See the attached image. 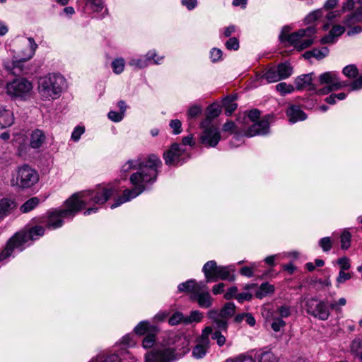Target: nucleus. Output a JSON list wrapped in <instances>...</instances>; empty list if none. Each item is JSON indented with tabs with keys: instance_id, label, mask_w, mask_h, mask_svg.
I'll return each instance as SVG.
<instances>
[{
	"instance_id": "13d9d810",
	"label": "nucleus",
	"mask_w": 362,
	"mask_h": 362,
	"mask_svg": "<svg viewBox=\"0 0 362 362\" xmlns=\"http://www.w3.org/2000/svg\"><path fill=\"white\" fill-rule=\"evenodd\" d=\"M85 129L83 127L77 126L74 128L72 134L71 139L74 141H78L81 137V136L84 133Z\"/></svg>"
},
{
	"instance_id": "473e14b6",
	"label": "nucleus",
	"mask_w": 362,
	"mask_h": 362,
	"mask_svg": "<svg viewBox=\"0 0 362 362\" xmlns=\"http://www.w3.org/2000/svg\"><path fill=\"white\" fill-rule=\"evenodd\" d=\"M203 318V314L199 310L192 311L189 315H182V324H192L200 322Z\"/></svg>"
},
{
	"instance_id": "a19ab883",
	"label": "nucleus",
	"mask_w": 362,
	"mask_h": 362,
	"mask_svg": "<svg viewBox=\"0 0 362 362\" xmlns=\"http://www.w3.org/2000/svg\"><path fill=\"white\" fill-rule=\"evenodd\" d=\"M294 89L295 88L291 84H287L285 82H281L276 86V90L282 95L293 93Z\"/></svg>"
},
{
	"instance_id": "4d7b16f0",
	"label": "nucleus",
	"mask_w": 362,
	"mask_h": 362,
	"mask_svg": "<svg viewBox=\"0 0 362 362\" xmlns=\"http://www.w3.org/2000/svg\"><path fill=\"white\" fill-rule=\"evenodd\" d=\"M351 90L362 89V74L359 75L354 81L349 84Z\"/></svg>"
},
{
	"instance_id": "0e129e2a",
	"label": "nucleus",
	"mask_w": 362,
	"mask_h": 362,
	"mask_svg": "<svg viewBox=\"0 0 362 362\" xmlns=\"http://www.w3.org/2000/svg\"><path fill=\"white\" fill-rule=\"evenodd\" d=\"M211 61L215 62L221 59L222 57V51L218 48H213L210 53Z\"/></svg>"
},
{
	"instance_id": "680f3d73",
	"label": "nucleus",
	"mask_w": 362,
	"mask_h": 362,
	"mask_svg": "<svg viewBox=\"0 0 362 362\" xmlns=\"http://www.w3.org/2000/svg\"><path fill=\"white\" fill-rule=\"evenodd\" d=\"M345 32V28L344 26L340 25H335L332 27L329 33L334 35L336 38L341 35H342Z\"/></svg>"
},
{
	"instance_id": "052dcab7",
	"label": "nucleus",
	"mask_w": 362,
	"mask_h": 362,
	"mask_svg": "<svg viewBox=\"0 0 362 362\" xmlns=\"http://www.w3.org/2000/svg\"><path fill=\"white\" fill-rule=\"evenodd\" d=\"M123 117H124L123 112L110 111L108 113V118L115 122H120L123 119Z\"/></svg>"
},
{
	"instance_id": "e2e57ef3",
	"label": "nucleus",
	"mask_w": 362,
	"mask_h": 362,
	"mask_svg": "<svg viewBox=\"0 0 362 362\" xmlns=\"http://www.w3.org/2000/svg\"><path fill=\"white\" fill-rule=\"evenodd\" d=\"M237 127L233 121L226 122L223 126V130L226 132L233 134L235 132Z\"/></svg>"
},
{
	"instance_id": "9b49d317",
	"label": "nucleus",
	"mask_w": 362,
	"mask_h": 362,
	"mask_svg": "<svg viewBox=\"0 0 362 362\" xmlns=\"http://www.w3.org/2000/svg\"><path fill=\"white\" fill-rule=\"evenodd\" d=\"M212 333V327H206L201 336L197 339V344L192 351V356L197 360L204 358L210 349L209 335Z\"/></svg>"
},
{
	"instance_id": "4c0bfd02",
	"label": "nucleus",
	"mask_w": 362,
	"mask_h": 362,
	"mask_svg": "<svg viewBox=\"0 0 362 362\" xmlns=\"http://www.w3.org/2000/svg\"><path fill=\"white\" fill-rule=\"evenodd\" d=\"M343 74L349 79H354L358 75V69L355 64L346 66L342 70Z\"/></svg>"
},
{
	"instance_id": "3c124183",
	"label": "nucleus",
	"mask_w": 362,
	"mask_h": 362,
	"mask_svg": "<svg viewBox=\"0 0 362 362\" xmlns=\"http://www.w3.org/2000/svg\"><path fill=\"white\" fill-rule=\"evenodd\" d=\"M257 265L255 263H252L250 267H243L240 270V274L242 276H245L247 277H252L254 276V271Z\"/></svg>"
},
{
	"instance_id": "0eeeda50",
	"label": "nucleus",
	"mask_w": 362,
	"mask_h": 362,
	"mask_svg": "<svg viewBox=\"0 0 362 362\" xmlns=\"http://www.w3.org/2000/svg\"><path fill=\"white\" fill-rule=\"evenodd\" d=\"M113 194L111 187H99L94 190L81 192L73 194L81 205V209L86 205L105 204Z\"/></svg>"
},
{
	"instance_id": "dca6fc26",
	"label": "nucleus",
	"mask_w": 362,
	"mask_h": 362,
	"mask_svg": "<svg viewBox=\"0 0 362 362\" xmlns=\"http://www.w3.org/2000/svg\"><path fill=\"white\" fill-rule=\"evenodd\" d=\"M272 119L270 115H267L261 120L254 123L248 128L245 132V135L249 137L255 136L256 135H264L269 132V120Z\"/></svg>"
},
{
	"instance_id": "58836bf2",
	"label": "nucleus",
	"mask_w": 362,
	"mask_h": 362,
	"mask_svg": "<svg viewBox=\"0 0 362 362\" xmlns=\"http://www.w3.org/2000/svg\"><path fill=\"white\" fill-rule=\"evenodd\" d=\"M351 235L348 230H344L340 236L341 247L347 250L351 245Z\"/></svg>"
},
{
	"instance_id": "b1692460",
	"label": "nucleus",
	"mask_w": 362,
	"mask_h": 362,
	"mask_svg": "<svg viewBox=\"0 0 362 362\" xmlns=\"http://www.w3.org/2000/svg\"><path fill=\"white\" fill-rule=\"evenodd\" d=\"M16 207L17 204L13 199L9 198L0 199V219L7 216Z\"/></svg>"
},
{
	"instance_id": "c03bdc74",
	"label": "nucleus",
	"mask_w": 362,
	"mask_h": 362,
	"mask_svg": "<svg viewBox=\"0 0 362 362\" xmlns=\"http://www.w3.org/2000/svg\"><path fill=\"white\" fill-rule=\"evenodd\" d=\"M214 328L212 327L211 338L216 341V344L218 346H223L226 341V337L221 333L219 330H215L213 332Z\"/></svg>"
},
{
	"instance_id": "423d86ee",
	"label": "nucleus",
	"mask_w": 362,
	"mask_h": 362,
	"mask_svg": "<svg viewBox=\"0 0 362 362\" xmlns=\"http://www.w3.org/2000/svg\"><path fill=\"white\" fill-rule=\"evenodd\" d=\"M182 291L189 293V298L197 301L201 308H208L212 305L213 299L204 281L197 282L191 279L182 283Z\"/></svg>"
},
{
	"instance_id": "7c9ffc66",
	"label": "nucleus",
	"mask_w": 362,
	"mask_h": 362,
	"mask_svg": "<svg viewBox=\"0 0 362 362\" xmlns=\"http://www.w3.org/2000/svg\"><path fill=\"white\" fill-rule=\"evenodd\" d=\"M258 362H279V358L270 351H262L255 356Z\"/></svg>"
},
{
	"instance_id": "9d476101",
	"label": "nucleus",
	"mask_w": 362,
	"mask_h": 362,
	"mask_svg": "<svg viewBox=\"0 0 362 362\" xmlns=\"http://www.w3.org/2000/svg\"><path fill=\"white\" fill-rule=\"evenodd\" d=\"M318 81V85H325V87L317 90L318 95H326L333 90H337L348 86L346 82L339 79L338 74L335 71H327L320 74Z\"/></svg>"
},
{
	"instance_id": "603ef678",
	"label": "nucleus",
	"mask_w": 362,
	"mask_h": 362,
	"mask_svg": "<svg viewBox=\"0 0 362 362\" xmlns=\"http://www.w3.org/2000/svg\"><path fill=\"white\" fill-rule=\"evenodd\" d=\"M226 362H256L255 359L250 355L243 354L235 358L227 359Z\"/></svg>"
},
{
	"instance_id": "49530a36",
	"label": "nucleus",
	"mask_w": 362,
	"mask_h": 362,
	"mask_svg": "<svg viewBox=\"0 0 362 362\" xmlns=\"http://www.w3.org/2000/svg\"><path fill=\"white\" fill-rule=\"evenodd\" d=\"M286 326V322L281 317H273L272 322L271 325L272 329L274 332H279Z\"/></svg>"
},
{
	"instance_id": "ddd939ff",
	"label": "nucleus",
	"mask_w": 362,
	"mask_h": 362,
	"mask_svg": "<svg viewBox=\"0 0 362 362\" xmlns=\"http://www.w3.org/2000/svg\"><path fill=\"white\" fill-rule=\"evenodd\" d=\"M176 359L175 349L172 347L153 349L145 356V362H173Z\"/></svg>"
},
{
	"instance_id": "f03ea898",
	"label": "nucleus",
	"mask_w": 362,
	"mask_h": 362,
	"mask_svg": "<svg viewBox=\"0 0 362 362\" xmlns=\"http://www.w3.org/2000/svg\"><path fill=\"white\" fill-rule=\"evenodd\" d=\"M45 233V228L40 226L31 228L28 232L16 233L7 243L5 248L0 250V260H4L11 255L15 249L22 251L32 241L41 237Z\"/></svg>"
},
{
	"instance_id": "bb28decb",
	"label": "nucleus",
	"mask_w": 362,
	"mask_h": 362,
	"mask_svg": "<svg viewBox=\"0 0 362 362\" xmlns=\"http://www.w3.org/2000/svg\"><path fill=\"white\" fill-rule=\"evenodd\" d=\"M206 115L203 120H208L209 124H215L213 119L218 117L221 112V107L217 103L208 106L206 110Z\"/></svg>"
},
{
	"instance_id": "2f4dec72",
	"label": "nucleus",
	"mask_w": 362,
	"mask_h": 362,
	"mask_svg": "<svg viewBox=\"0 0 362 362\" xmlns=\"http://www.w3.org/2000/svg\"><path fill=\"white\" fill-rule=\"evenodd\" d=\"M362 22V8L357 9L354 13L346 16L344 21L346 26H351L356 23Z\"/></svg>"
},
{
	"instance_id": "6ab92c4d",
	"label": "nucleus",
	"mask_w": 362,
	"mask_h": 362,
	"mask_svg": "<svg viewBox=\"0 0 362 362\" xmlns=\"http://www.w3.org/2000/svg\"><path fill=\"white\" fill-rule=\"evenodd\" d=\"M218 267L215 261L211 260L207 262L202 268V272L204 274L206 284L209 282L217 281V272Z\"/></svg>"
},
{
	"instance_id": "c9c22d12",
	"label": "nucleus",
	"mask_w": 362,
	"mask_h": 362,
	"mask_svg": "<svg viewBox=\"0 0 362 362\" xmlns=\"http://www.w3.org/2000/svg\"><path fill=\"white\" fill-rule=\"evenodd\" d=\"M223 105L225 107V114L228 116L231 115L238 107L237 103H234V98L229 96L223 100Z\"/></svg>"
},
{
	"instance_id": "5fc2aeb1",
	"label": "nucleus",
	"mask_w": 362,
	"mask_h": 362,
	"mask_svg": "<svg viewBox=\"0 0 362 362\" xmlns=\"http://www.w3.org/2000/svg\"><path fill=\"white\" fill-rule=\"evenodd\" d=\"M276 312L279 315L281 319L283 317H288L291 314V308L287 305L279 306Z\"/></svg>"
},
{
	"instance_id": "f8f14e48",
	"label": "nucleus",
	"mask_w": 362,
	"mask_h": 362,
	"mask_svg": "<svg viewBox=\"0 0 362 362\" xmlns=\"http://www.w3.org/2000/svg\"><path fill=\"white\" fill-rule=\"evenodd\" d=\"M33 89L32 83L25 78H16L7 83L6 93L12 97L25 98Z\"/></svg>"
},
{
	"instance_id": "69168bd1",
	"label": "nucleus",
	"mask_w": 362,
	"mask_h": 362,
	"mask_svg": "<svg viewBox=\"0 0 362 362\" xmlns=\"http://www.w3.org/2000/svg\"><path fill=\"white\" fill-rule=\"evenodd\" d=\"M337 262L341 267V271L348 270L351 267L349 259L345 257L339 258Z\"/></svg>"
},
{
	"instance_id": "338daca9",
	"label": "nucleus",
	"mask_w": 362,
	"mask_h": 362,
	"mask_svg": "<svg viewBox=\"0 0 362 362\" xmlns=\"http://www.w3.org/2000/svg\"><path fill=\"white\" fill-rule=\"evenodd\" d=\"M252 294L248 292H243L237 294L235 296V298L238 300V302L243 303L245 300L249 301L252 299Z\"/></svg>"
},
{
	"instance_id": "8fccbe9b",
	"label": "nucleus",
	"mask_w": 362,
	"mask_h": 362,
	"mask_svg": "<svg viewBox=\"0 0 362 362\" xmlns=\"http://www.w3.org/2000/svg\"><path fill=\"white\" fill-rule=\"evenodd\" d=\"M329 53V49L327 47H322L320 49H313V56L320 60L325 58Z\"/></svg>"
},
{
	"instance_id": "7ed1b4c3",
	"label": "nucleus",
	"mask_w": 362,
	"mask_h": 362,
	"mask_svg": "<svg viewBox=\"0 0 362 362\" xmlns=\"http://www.w3.org/2000/svg\"><path fill=\"white\" fill-rule=\"evenodd\" d=\"M291 29L288 26L283 28L279 39L282 42H288L298 50H303L310 47L316 33L315 26H309L305 29H300L297 32L289 33Z\"/></svg>"
},
{
	"instance_id": "6e6552de",
	"label": "nucleus",
	"mask_w": 362,
	"mask_h": 362,
	"mask_svg": "<svg viewBox=\"0 0 362 362\" xmlns=\"http://www.w3.org/2000/svg\"><path fill=\"white\" fill-rule=\"evenodd\" d=\"M39 180L38 173L28 165L18 167L12 175L11 183L19 188H30Z\"/></svg>"
},
{
	"instance_id": "c85d7f7f",
	"label": "nucleus",
	"mask_w": 362,
	"mask_h": 362,
	"mask_svg": "<svg viewBox=\"0 0 362 362\" xmlns=\"http://www.w3.org/2000/svg\"><path fill=\"white\" fill-rule=\"evenodd\" d=\"M275 66L278 71V73L281 78V80L288 78L293 74V67L287 62L280 63L277 66Z\"/></svg>"
},
{
	"instance_id": "4468645a",
	"label": "nucleus",
	"mask_w": 362,
	"mask_h": 362,
	"mask_svg": "<svg viewBox=\"0 0 362 362\" xmlns=\"http://www.w3.org/2000/svg\"><path fill=\"white\" fill-rule=\"evenodd\" d=\"M307 313L321 320H326L329 316V312L324 301L315 298L306 300L305 305Z\"/></svg>"
},
{
	"instance_id": "37998d69",
	"label": "nucleus",
	"mask_w": 362,
	"mask_h": 362,
	"mask_svg": "<svg viewBox=\"0 0 362 362\" xmlns=\"http://www.w3.org/2000/svg\"><path fill=\"white\" fill-rule=\"evenodd\" d=\"M202 107L198 105H194L191 106L187 112V117L188 119H194L199 116L202 112Z\"/></svg>"
},
{
	"instance_id": "39448f33",
	"label": "nucleus",
	"mask_w": 362,
	"mask_h": 362,
	"mask_svg": "<svg viewBox=\"0 0 362 362\" xmlns=\"http://www.w3.org/2000/svg\"><path fill=\"white\" fill-rule=\"evenodd\" d=\"M81 210L80 203L75 197H71L65 202L64 209L49 212L45 221L46 226L50 229L60 228L63 225L64 218H72Z\"/></svg>"
},
{
	"instance_id": "2eb2a0df",
	"label": "nucleus",
	"mask_w": 362,
	"mask_h": 362,
	"mask_svg": "<svg viewBox=\"0 0 362 362\" xmlns=\"http://www.w3.org/2000/svg\"><path fill=\"white\" fill-rule=\"evenodd\" d=\"M28 43L27 45V47L21 51V53L19 55V60L13 61L12 66L9 65L7 63H4V67L7 70L12 71L14 74H17L15 69L17 66H19L20 62H26L29 60L35 54V50L37 47V45L35 43L34 39L32 37L28 38Z\"/></svg>"
},
{
	"instance_id": "09e8293b",
	"label": "nucleus",
	"mask_w": 362,
	"mask_h": 362,
	"mask_svg": "<svg viewBox=\"0 0 362 362\" xmlns=\"http://www.w3.org/2000/svg\"><path fill=\"white\" fill-rule=\"evenodd\" d=\"M155 334L156 332H151L146 334L142 341L143 347L145 349L151 348L155 343Z\"/></svg>"
},
{
	"instance_id": "20e7f679",
	"label": "nucleus",
	"mask_w": 362,
	"mask_h": 362,
	"mask_svg": "<svg viewBox=\"0 0 362 362\" xmlns=\"http://www.w3.org/2000/svg\"><path fill=\"white\" fill-rule=\"evenodd\" d=\"M66 86V80L60 74H49L39 80L38 90L45 100L58 98Z\"/></svg>"
},
{
	"instance_id": "ea45409f",
	"label": "nucleus",
	"mask_w": 362,
	"mask_h": 362,
	"mask_svg": "<svg viewBox=\"0 0 362 362\" xmlns=\"http://www.w3.org/2000/svg\"><path fill=\"white\" fill-rule=\"evenodd\" d=\"M86 4L93 12H100L104 8L103 0H86Z\"/></svg>"
},
{
	"instance_id": "6e6d98bb",
	"label": "nucleus",
	"mask_w": 362,
	"mask_h": 362,
	"mask_svg": "<svg viewBox=\"0 0 362 362\" xmlns=\"http://www.w3.org/2000/svg\"><path fill=\"white\" fill-rule=\"evenodd\" d=\"M226 47L229 50H237L239 48V42L236 37H230L226 41Z\"/></svg>"
},
{
	"instance_id": "c756f323",
	"label": "nucleus",
	"mask_w": 362,
	"mask_h": 362,
	"mask_svg": "<svg viewBox=\"0 0 362 362\" xmlns=\"http://www.w3.org/2000/svg\"><path fill=\"white\" fill-rule=\"evenodd\" d=\"M262 78L269 83L281 81L275 66L269 67L262 75Z\"/></svg>"
},
{
	"instance_id": "a211bd4d",
	"label": "nucleus",
	"mask_w": 362,
	"mask_h": 362,
	"mask_svg": "<svg viewBox=\"0 0 362 362\" xmlns=\"http://www.w3.org/2000/svg\"><path fill=\"white\" fill-rule=\"evenodd\" d=\"M181 155V148L180 144H173L170 148L164 152L163 158L166 165H170L177 163Z\"/></svg>"
},
{
	"instance_id": "e433bc0d",
	"label": "nucleus",
	"mask_w": 362,
	"mask_h": 362,
	"mask_svg": "<svg viewBox=\"0 0 362 362\" xmlns=\"http://www.w3.org/2000/svg\"><path fill=\"white\" fill-rule=\"evenodd\" d=\"M39 204L37 197H32L26 201L21 206V211L23 213H28L35 209Z\"/></svg>"
},
{
	"instance_id": "5701e85b",
	"label": "nucleus",
	"mask_w": 362,
	"mask_h": 362,
	"mask_svg": "<svg viewBox=\"0 0 362 362\" xmlns=\"http://www.w3.org/2000/svg\"><path fill=\"white\" fill-rule=\"evenodd\" d=\"M286 115L289 118V122L293 124L305 120L307 117L305 113L297 105H291L286 110Z\"/></svg>"
},
{
	"instance_id": "412c9836",
	"label": "nucleus",
	"mask_w": 362,
	"mask_h": 362,
	"mask_svg": "<svg viewBox=\"0 0 362 362\" xmlns=\"http://www.w3.org/2000/svg\"><path fill=\"white\" fill-rule=\"evenodd\" d=\"M156 56V52L154 50H151L144 57L131 59L129 64L137 69H143L150 64L151 59H154Z\"/></svg>"
},
{
	"instance_id": "a18cd8bd",
	"label": "nucleus",
	"mask_w": 362,
	"mask_h": 362,
	"mask_svg": "<svg viewBox=\"0 0 362 362\" xmlns=\"http://www.w3.org/2000/svg\"><path fill=\"white\" fill-rule=\"evenodd\" d=\"M319 246L323 252H327L332 247V240L329 237H324L319 240Z\"/></svg>"
},
{
	"instance_id": "393cba45",
	"label": "nucleus",
	"mask_w": 362,
	"mask_h": 362,
	"mask_svg": "<svg viewBox=\"0 0 362 362\" xmlns=\"http://www.w3.org/2000/svg\"><path fill=\"white\" fill-rule=\"evenodd\" d=\"M235 269L233 266L218 267L217 272V281L218 279L233 281L235 279L234 275Z\"/></svg>"
},
{
	"instance_id": "de8ad7c7",
	"label": "nucleus",
	"mask_w": 362,
	"mask_h": 362,
	"mask_svg": "<svg viewBox=\"0 0 362 362\" xmlns=\"http://www.w3.org/2000/svg\"><path fill=\"white\" fill-rule=\"evenodd\" d=\"M351 351L356 356L362 353V341L360 339H354L351 344Z\"/></svg>"
},
{
	"instance_id": "cd10ccee",
	"label": "nucleus",
	"mask_w": 362,
	"mask_h": 362,
	"mask_svg": "<svg viewBox=\"0 0 362 362\" xmlns=\"http://www.w3.org/2000/svg\"><path fill=\"white\" fill-rule=\"evenodd\" d=\"M134 332L139 335H144L151 332H156L157 327L150 325L147 321H142L135 327Z\"/></svg>"
},
{
	"instance_id": "1a4fd4ad",
	"label": "nucleus",
	"mask_w": 362,
	"mask_h": 362,
	"mask_svg": "<svg viewBox=\"0 0 362 362\" xmlns=\"http://www.w3.org/2000/svg\"><path fill=\"white\" fill-rule=\"evenodd\" d=\"M202 129L200 142L206 147H216L221 139V132L216 124H209L208 120H202L200 123Z\"/></svg>"
},
{
	"instance_id": "bf43d9fd",
	"label": "nucleus",
	"mask_w": 362,
	"mask_h": 362,
	"mask_svg": "<svg viewBox=\"0 0 362 362\" xmlns=\"http://www.w3.org/2000/svg\"><path fill=\"white\" fill-rule=\"evenodd\" d=\"M169 125L173 129V133L174 134H178L181 132V122L179 119H176L171 120Z\"/></svg>"
},
{
	"instance_id": "4be33fe9",
	"label": "nucleus",
	"mask_w": 362,
	"mask_h": 362,
	"mask_svg": "<svg viewBox=\"0 0 362 362\" xmlns=\"http://www.w3.org/2000/svg\"><path fill=\"white\" fill-rule=\"evenodd\" d=\"M14 122L13 112L6 109L5 106L0 105V128H6L11 126Z\"/></svg>"
},
{
	"instance_id": "864d4df0",
	"label": "nucleus",
	"mask_w": 362,
	"mask_h": 362,
	"mask_svg": "<svg viewBox=\"0 0 362 362\" xmlns=\"http://www.w3.org/2000/svg\"><path fill=\"white\" fill-rule=\"evenodd\" d=\"M322 13L321 10L319 9L314 11L306 16V18H305V21L306 22V23H311L317 20L318 18H320L322 16Z\"/></svg>"
},
{
	"instance_id": "72a5a7b5",
	"label": "nucleus",
	"mask_w": 362,
	"mask_h": 362,
	"mask_svg": "<svg viewBox=\"0 0 362 362\" xmlns=\"http://www.w3.org/2000/svg\"><path fill=\"white\" fill-rule=\"evenodd\" d=\"M274 291V286L268 282L262 283L259 289L256 293V297L257 298L262 299L266 296L272 293Z\"/></svg>"
},
{
	"instance_id": "aec40b11",
	"label": "nucleus",
	"mask_w": 362,
	"mask_h": 362,
	"mask_svg": "<svg viewBox=\"0 0 362 362\" xmlns=\"http://www.w3.org/2000/svg\"><path fill=\"white\" fill-rule=\"evenodd\" d=\"M208 317L211 320L216 330L225 331L228 329V320L218 313L216 310H211L207 313Z\"/></svg>"
},
{
	"instance_id": "774afa93",
	"label": "nucleus",
	"mask_w": 362,
	"mask_h": 362,
	"mask_svg": "<svg viewBox=\"0 0 362 362\" xmlns=\"http://www.w3.org/2000/svg\"><path fill=\"white\" fill-rule=\"evenodd\" d=\"M349 279H351V274L349 273H346L344 271H340L337 279V281L338 284H343Z\"/></svg>"
},
{
	"instance_id": "f704fd0d",
	"label": "nucleus",
	"mask_w": 362,
	"mask_h": 362,
	"mask_svg": "<svg viewBox=\"0 0 362 362\" xmlns=\"http://www.w3.org/2000/svg\"><path fill=\"white\" fill-rule=\"evenodd\" d=\"M235 311V305L233 303H227L218 313L226 319L228 320L233 316Z\"/></svg>"
},
{
	"instance_id": "f257e3e1",
	"label": "nucleus",
	"mask_w": 362,
	"mask_h": 362,
	"mask_svg": "<svg viewBox=\"0 0 362 362\" xmlns=\"http://www.w3.org/2000/svg\"><path fill=\"white\" fill-rule=\"evenodd\" d=\"M161 166L162 161L155 154L149 155L146 162L137 159L129 160L125 163L121 168V172L124 173L138 168V171L132 174L129 178L134 187L124 190L122 195L117 199L110 208L113 209L141 194L146 189L147 185L156 182Z\"/></svg>"
},
{
	"instance_id": "79ce46f5",
	"label": "nucleus",
	"mask_w": 362,
	"mask_h": 362,
	"mask_svg": "<svg viewBox=\"0 0 362 362\" xmlns=\"http://www.w3.org/2000/svg\"><path fill=\"white\" fill-rule=\"evenodd\" d=\"M125 62L124 59L117 58L112 62V68L115 74H121L124 69Z\"/></svg>"
},
{
	"instance_id": "f3484780",
	"label": "nucleus",
	"mask_w": 362,
	"mask_h": 362,
	"mask_svg": "<svg viewBox=\"0 0 362 362\" xmlns=\"http://www.w3.org/2000/svg\"><path fill=\"white\" fill-rule=\"evenodd\" d=\"M313 73H310L298 76L295 79L294 82L296 88L298 90H300L308 88L309 90H314L317 93V90H318L317 88V85L313 83Z\"/></svg>"
},
{
	"instance_id": "a878e982",
	"label": "nucleus",
	"mask_w": 362,
	"mask_h": 362,
	"mask_svg": "<svg viewBox=\"0 0 362 362\" xmlns=\"http://www.w3.org/2000/svg\"><path fill=\"white\" fill-rule=\"evenodd\" d=\"M45 138V135L42 130H34L30 135V146L33 148H39L44 144Z\"/></svg>"
}]
</instances>
